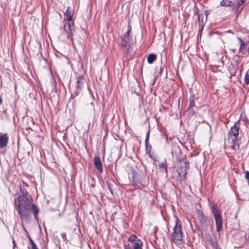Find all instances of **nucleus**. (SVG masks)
Returning <instances> with one entry per match:
<instances>
[{"label": "nucleus", "mask_w": 249, "mask_h": 249, "mask_svg": "<svg viewBox=\"0 0 249 249\" xmlns=\"http://www.w3.org/2000/svg\"><path fill=\"white\" fill-rule=\"evenodd\" d=\"M29 185L24 181L19 184V189L20 194L18 190L12 191L10 189L9 192L12 196H16L14 199L15 208L20 216L22 220L29 222L31 220L30 212H32L35 219L38 220V214L40 212L39 208L33 203V199L32 196L27 191V188Z\"/></svg>", "instance_id": "obj_1"}, {"label": "nucleus", "mask_w": 249, "mask_h": 249, "mask_svg": "<svg viewBox=\"0 0 249 249\" xmlns=\"http://www.w3.org/2000/svg\"><path fill=\"white\" fill-rule=\"evenodd\" d=\"M176 224L173 228V231L171 234V239L174 243L180 245L183 240L181 222L178 217L176 216Z\"/></svg>", "instance_id": "obj_2"}, {"label": "nucleus", "mask_w": 249, "mask_h": 249, "mask_svg": "<svg viewBox=\"0 0 249 249\" xmlns=\"http://www.w3.org/2000/svg\"><path fill=\"white\" fill-rule=\"evenodd\" d=\"M177 164L178 176L180 177L181 180L184 181L186 178L187 170L189 168V162L188 161L184 160L183 158L177 160Z\"/></svg>", "instance_id": "obj_3"}, {"label": "nucleus", "mask_w": 249, "mask_h": 249, "mask_svg": "<svg viewBox=\"0 0 249 249\" xmlns=\"http://www.w3.org/2000/svg\"><path fill=\"white\" fill-rule=\"evenodd\" d=\"M128 241L129 243L124 245V249H142V242L136 235H131Z\"/></svg>", "instance_id": "obj_4"}, {"label": "nucleus", "mask_w": 249, "mask_h": 249, "mask_svg": "<svg viewBox=\"0 0 249 249\" xmlns=\"http://www.w3.org/2000/svg\"><path fill=\"white\" fill-rule=\"evenodd\" d=\"M211 208L215 219L216 231L219 232L222 229L223 222L221 211L218 209L216 204H213Z\"/></svg>", "instance_id": "obj_5"}, {"label": "nucleus", "mask_w": 249, "mask_h": 249, "mask_svg": "<svg viewBox=\"0 0 249 249\" xmlns=\"http://www.w3.org/2000/svg\"><path fill=\"white\" fill-rule=\"evenodd\" d=\"M84 78L83 75H78L76 77L75 87L71 91V98H74L81 92L84 84Z\"/></svg>", "instance_id": "obj_6"}, {"label": "nucleus", "mask_w": 249, "mask_h": 249, "mask_svg": "<svg viewBox=\"0 0 249 249\" xmlns=\"http://www.w3.org/2000/svg\"><path fill=\"white\" fill-rule=\"evenodd\" d=\"M121 42L119 45L122 48H125L127 50V53L129 52V49L131 47L134 41L131 36L128 33H125L124 35L120 37Z\"/></svg>", "instance_id": "obj_7"}, {"label": "nucleus", "mask_w": 249, "mask_h": 249, "mask_svg": "<svg viewBox=\"0 0 249 249\" xmlns=\"http://www.w3.org/2000/svg\"><path fill=\"white\" fill-rule=\"evenodd\" d=\"M240 124V121H238L235 123L233 126H232L229 132V141H233L234 142H237L238 139L239 124Z\"/></svg>", "instance_id": "obj_8"}, {"label": "nucleus", "mask_w": 249, "mask_h": 249, "mask_svg": "<svg viewBox=\"0 0 249 249\" xmlns=\"http://www.w3.org/2000/svg\"><path fill=\"white\" fill-rule=\"evenodd\" d=\"M196 213L202 228L206 231L209 227L208 217L204 214L202 211L197 210Z\"/></svg>", "instance_id": "obj_9"}, {"label": "nucleus", "mask_w": 249, "mask_h": 249, "mask_svg": "<svg viewBox=\"0 0 249 249\" xmlns=\"http://www.w3.org/2000/svg\"><path fill=\"white\" fill-rule=\"evenodd\" d=\"M172 155L175 157L177 160L183 159L181 157V151L179 146L176 143H173L172 144Z\"/></svg>", "instance_id": "obj_10"}, {"label": "nucleus", "mask_w": 249, "mask_h": 249, "mask_svg": "<svg viewBox=\"0 0 249 249\" xmlns=\"http://www.w3.org/2000/svg\"><path fill=\"white\" fill-rule=\"evenodd\" d=\"M93 163L96 169L99 173L103 172V165L99 156H95L93 159Z\"/></svg>", "instance_id": "obj_11"}, {"label": "nucleus", "mask_w": 249, "mask_h": 249, "mask_svg": "<svg viewBox=\"0 0 249 249\" xmlns=\"http://www.w3.org/2000/svg\"><path fill=\"white\" fill-rule=\"evenodd\" d=\"M244 3L243 0H237L236 4L234 5L232 9L234 10L236 14L238 16L242 11L243 7L242 5Z\"/></svg>", "instance_id": "obj_12"}, {"label": "nucleus", "mask_w": 249, "mask_h": 249, "mask_svg": "<svg viewBox=\"0 0 249 249\" xmlns=\"http://www.w3.org/2000/svg\"><path fill=\"white\" fill-rule=\"evenodd\" d=\"M9 137L7 133H4L0 136V148H3L7 146L8 142Z\"/></svg>", "instance_id": "obj_13"}, {"label": "nucleus", "mask_w": 249, "mask_h": 249, "mask_svg": "<svg viewBox=\"0 0 249 249\" xmlns=\"http://www.w3.org/2000/svg\"><path fill=\"white\" fill-rule=\"evenodd\" d=\"M238 40L240 43V47L239 49V53H241L242 54H245L246 53V50L247 49V43H246L242 40L241 37H238Z\"/></svg>", "instance_id": "obj_14"}, {"label": "nucleus", "mask_w": 249, "mask_h": 249, "mask_svg": "<svg viewBox=\"0 0 249 249\" xmlns=\"http://www.w3.org/2000/svg\"><path fill=\"white\" fill-rule=\"evenodd\" d=\"M167 163L166 159H164L161 162H160L159 165V168L161 172L164 171L166 173V176H167Z\"/></svg>", "instance_id": "obj_15"}, {"label": "nucleus", "mask_w": 249, "mask_h": 249, "mask_svg": "<svg viewBox=\"0 0 249 249\" xmlns=\"http://www.w3.org/2000/svg\"><path fill=\"white\" fill-rule=\"evenodd\" d=\"M64 15L66 16L68 21H72L73 15V10L71 9L70 7L68 6L66 12L64 13Z\"/></svg>", "instance_id": "obj_16"}, {"label": "nucleus", "mask_w": 249, "mask_h": 249, "mask_svg": "<svg viewBox=\"0 0 249 249\" xmlns=\"http://www.w3.org/2000/svg\"><path fill=\"white\" fill-rule=\"evenodd\" d=\"M195 99L196 97L195 96H192L190 97L189 98V106L188 107V110L192 111L193 113L194 112L193 107H195Z\"/></svg>", "instance_id": "obj_17"}, {"label": "nucleus", "mask_w": 249, "mask_h": 249, "mask_svg": "<svg viewBox=\"0 0 249 249\" xmlns=\"http://www.w3.org/2000/svg\"><path fill=\"white\" fill-rule=\"evenodd\" d=\"M220 5L223 7L231 6L233 5V0H222Z\"/></svg>", "instance_id": "obj_18"}, {"label": "nucleus", "mask_w": 249, "mask_h": 249, "mask_svg": "<svg viewBox=\"0 0 249 249\" xmlns=\"http://www.w3.org/2000/svg\"><path fill=\"white\" fill-rule=\"evenodd\" d=\"M157 59V55L154 53H150L147 57V62L149 64H152Z\"/></svg>", "instance_id": "obj_19"}, {"label": "nucleus", "mask_w": 249, "mask_h": 249, "mask_svg": "<svg viewBox=\"0 0 249 249\" xmlns=\"http://www.w3.org/2000/svg\"><path fill=\"white\" fill-rule=\"evenodd\" d=\"M209 238H210V245L214 249H219V246L216 241L213 240L210 235H209Z\"/></svg>", "instance_id": "obj_20"}, {"label": "nucleus", "mask_w": 249, "mask_h": 249, "mask_svg": "<svg viewBox=\"0 0 249 249\" xmlns=\"http://www.w3.org/2000/svg\"><path fill=\"white\" fill-rule=\"evenodd\" d=\"M65 31L67 32V38L72 40V29L68 28L67 30H65Z\"/></svg>", "instance_id": "obj_21"}, {"label": "nucleus", "mask_w": 249, "mask_h": 249, "mask_svg": "<svg viewBox=\"0 0 249 249\" xmlns=\"http://www.w3.org/2000/svg\"><path fill=\"white\" fill-rule=\"evenodd\" d=\"M244 81L246 84L248 85L249 84V70L246 72Z\"/></svg>", "instance_id": "obj_22"}, {"label": "nucleus", "mask_w": 249, "mask_h": 249, "mask_svg": "<svg viewBox=\"0 0 249 249\" xmlns=\"http://www.w3.org/2000/svg\"><path fill=\"white\" fill-rule=\"evenodd\" d=\"M149 157L152 159L154 160H155L157 159L156 154H154L153 152H150L147 154Z\"/></svg>", "instance_id": "obj_23"}, {"label": "nucleus", "mask_w": 249, "mask_h": 249, "mask_svg": "<svg viewBox=\"0 0 249 249\" xmlns=\"http://www.w3.org/2000/svg\"><path fill=\"white\" fill-rule=\"evenodd\" d=\"M237 142H233V141H231V147L232 149L234 150V151L236 150L235 146L237 144Z\"/></svg>", "instance_id": "obj_24"}, {"label": "nucleus", "mask_w": 249, "mask_h": 249, "mask_svg": "<svg viewBox=\"0 0 249 249\" xmlns=\"http://www.w3.org/2000/svg\"><path fill=\"white\" fill-rule=\"evenodd\" d=\"M152 146L149 145V147L145 148L146 153L147 154L151 152Z\"/></svg>", "instance_id": "obj_25"}, {"label": "nucleus", "mask_w": 249, "mask_h": 249, "mask_svg": "<svg viewBox=\"0 0 249 249\" xmlns=\"http://www.w3.org/2000/svg\"><path fill=\"white\" fill-rule=\"evenodd\" d=\"M73 22L72 21H68V28L69 29H72L71 27L73 26Z\"/></svg>", "instance_id": "obj_26"}, {"label": "nucleus", "mask_w": 249, "mask_h": 249, "mask_svg": "<svg viewBox=\"0 0 249 249\" xmlns=\"http://www.w3.org/2000/svg\"><path fill=\"white\" fill-rule=\"evenodd\" d=\"M245 178L249 182V171H248L245 172Z\"/></svg>", "instance_id": "obj_27"}, {"label": "nucleus", "mask_w": 249, "mask_h": 249, "mask_svg": "<svg viewBox=\"0 0 249 249\" xmlns=\"http://www.w3.org/2000/svg\"><path fill=\"white\" fill-rule=\"evenodd\" d=\"M131 31V27L130 25H128L127 26V31L126 33H128V35H130Z\"/></svg>", "instance_id": "obj_28"}, {"label": "nucleus", "mask_w": 249, "mask_h": 249, "mask_svg": "<svg viewBox=\"0 0 249 249\" xmlns=\"http://www.w3.org/2000/svg\"><path fill=\"white\" fill-rule=\"evenodd\" d=\"M107 188L108 189V190H109V191L110 192V193L113 194V191H112V189L111 188V186L110 185V184L107 183Z\"/></svg>", "instance_id": "obj_29"}, {"label": "nucleus", "mask_w": 249, "mask_h": 249, "mask_svg": "<svg viewBox=\"0 0 249 249\" xmlns=\"http://www.w3.org/2000/svg\"><path fill=\"white\" fill-rule=\"evenodd\" d=\"M12 242L13 244V249H15V248L16 246V242L14 238H13Z\"/></svg>", "instance_id": "obj_30"}, {"label": "nucleus", "mask_w": 249, "mask_h": 249, "mask_svg": "<svg viewBox=\"0 0 249 249\" xmlns=\"http://www.w3.org/2000/svg\"><path fill=\"white\" fill-rule=\"evenodd\" d=\"M29 240L32 246H33V244H35V243L33 241V240L31 239V237H29Z\"/></svg>", "instance_id": "obj_31"}, {"label": "nucleus", "mask_w": 249, "mask_h": 249, "mask_svg": "<svg viewBox=\"0 0 249 249\" xmlns=\"http://www.w3.org/2000/svg\"><path fill=\"white\" fill-rule=\"evenodd\" d=\"M32 249H38L36 244H33V246H32Z\"/></svg>", "instance_id": "obj_32"}, {"label": "nucleus", "mask_w": 249, "mask_h": 249, "mask_svg": "<svg viewBox=\"0 0 249 249\" xmlns=\"http://www.w3.org/2000/svg\"><path fill=\"white\" fill-rule=\"evenodd\" d=\"M149 135H150V132H149V131H148L146 133V138H149Z\"/></svg>", "instance_id": "obj_33"}, {"label": "nucleus", "mask_w": 249, "mask_h": 249, "mask_svg": "<svg viewBox=\"0 0 249 249\" xmlns=\"http://www.w3.org/2000/svg\"><path fill=\"white\" fill-rule=\"evenodd\" d=\"M145 148H146V147H149L150 145H149V142H145Z\"/></svg>", "instance_id": "obj_34"}, {"label": "nucleus", "mask_w": 249, "mask_h": 249, "mask_svg": "<svg viewBox=\"0 0 249 249\" xmlns=\"http://www.w3.org/2000/svg\"><path fill=\"white\" fill-rule=\"evenodd\" d=\"M145 142H149V138H147L145 137Z\"/></svg>", "instance_id": "obj_35"}, {"label": "nucleus", "mask_w": 249, "mask_h": 249, "mask_svg": "<svg viewBox=\"0 0 249 249\" xmlns=\"http://www.w3.org/2000/svg\"><path fill=\"white\" fill-rule=\"evenodd\" d=\"M90 105L93 106V109L94 111H95V108H94L93 103L92 102H91V103H90Z\"/></svg>", "instance_id": "obj_36"}, {"label": "nucleus", "mask_w": 249, "mask_h": 249, "mask_svg": "<svg viewBox=\"0 0 249 249\" xmlns=\"http://www.w3.org/2000/svg\"><path fill=\"white\" fill-rule=\"evenodd\" d=\"M2 103V100L1 97L0 96V105H1Z\"/></svg>", "instance_id": "obj_37"}, {"label": "nucleus", "mask_w": 249, "mask_h": 249, "mask_svg": "<svg viewBox=\"0 0 249 249\" xmlns=\"http://www.w3.org/2000/svg\"><path fill=\"white\" fill-rule=\"evenodd\" d=\"M207 241H208L210 242V238H209V235L207 236Z\"/></svg>", "instance_id": "obj_38"}, {"label": "nucleus", "mask_w": 249, "mask_h": 249, "mask_svg": "<svg viewBox=\"0 0 249 249\" xmlns=\"http://www.w3.org/2000/svg\"><path fill=\"white\" fill-rule=\"evenodd\" d=\"M232 51H233V52H235V51L236 50V49L235 48H234V49H232Z\"/></svg>", "instance_id": "obj_39"}, {"label": "nucleus", "mask_w": 249, "mask_h": 249, "mask_svg": "<svg viewBox=\"0 0 249 249\" xmlns=\"http://www.w3.org/2000/svg\"><path fill=\"white\" fill-rule=\"evenodd\" d=\"M135 174H136L135 172H133V179H135V178H134V175H135Z\"/></svg>", "instance_id": "obj_40"}, {"label": "nucleus", "mask_w": 249, "mask_h": 249, "mask_svg": "<svg viewBox=\"0 0 249 249\" xmlns=\"http://www.w3.org/2000/svg\"><path fill=\"white\" fill-rule=\"evenodd\" d=\"M247 51L248 53L249 54V47L248 48Z\"/></svg>", "instance_id": "obj_41"}, {"label": "nucleus", "mask_w": 249, "mask_h": 249, "mask_svg": "<svg viewBox=\"0 0 249 249\" xmlns=\"http://www.w3.org/2000/svg\"><path fill=\"white\" fill-rule=\"evenodd\" d=\"M198 20L199 21V20H200V16L199 15L198 16Z\"/></svg>", "instance_id": "obj_42"}, {"label": "nucleus", "mask_w": 249, "mask_h": 249, "mask_svg": "<svg viewBox=\"0 0 249 249\" xmlns=\"http://www.w3.org/2000/svg\"><path fill=\"white\" fill-rule=\"evenodd\" d=\"M202 30H203V28H202L201 29H199V31H200V32H202Z\"/></svg>", "instance_id": "obj_43"}, {"label": "nucleus", "mask_w": 249, "mask_h": 249, "mask_svg": "<svg viewBox=\"0 0 249 249\" xmlns=\"http://www.w3.org/2000/svg\"><path fill=\"white\" fill-rule=\"evenodd\" d=\"M92 187H94V185L93 184L92 185Z\"/></svg>", "instance_id": "obj_44"}]
</instances>
